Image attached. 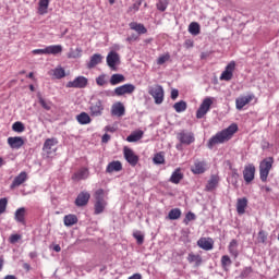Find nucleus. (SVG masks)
Wrapping results in <instances>:
<instances>
[{
	"instance_id": "1",
	"label": "nucleus",
	"mask_w": 279,
	"mask_h": 279,
	"mask_svg": "<svg viewBox=\"0 0 279 279\" xmlns=\"http://www.w3.org/2000/svg\"><path fill=\"white\" fill-rule=\"evenodd\" d=\"M239 132V125L236 123H232L227 129L218 132L214 135L207 143V147L213 149L214 145H221L223 143H228Z\"/></svg>"
},
{
	"instance_id": "2",
	"label": "nucleus",
	"mask_w": 279,
	"mask_h": 279,
	"mask_svg": "<svg viewBox=\"0 0 279 279\" xmlns=\"http://www.w3.org/2000/svg\"><path fill=\"white\" fill-rule=\"evenodd\" d=\"M105 192L102 189H99L95 192V203H94V215H101L104 210H106V206H108V202L104 198Z\"/></svg>"
},
{
	"instance_id": "3",
	"label": "nucleus",
	"mask_w": 279,
	"mask_h": 279,
	"mask_svg": "<svg viewBox=\"0 0 279 279\" xmlns=\"http://www.w3.org/2000/svg\"><path fill=\"white\" fill-rule=\"evenodd\" d=\"M274 169V157H267L259 162V180L267 182L269 172Z\"/></svg>"
},
{
	"instance_id": "4",
	"label": "nucleus",
	"mask_w": 279,
	"mask_h": 279,
	"mask_svg": "<svg viewBox=\"0 0 279 279\" xmlns=\"http://www.w3.org/2000/svg\"><path fill=\"white\" fill-rule=\"evenodd\" d=\"M104 101L99 98H94L89 102V114L90 117H101L104 114Z\"/></svg>"
},
{
	"instance_id": "5",
	"label": "nucleus",
	"mask_w": 279,
	"mask_h": 279,
	"mask_svg": "<svg viewBox=\"0 0 279 279\" xmlns=\"http://www.w3.org/2000/svg\"><path fill=\"white\" fill-rule=\"evenodd\" d=\"M56 145H58V138L56 137L47 138L45 141L43 146V154L46 156V158H51L53 154H56Z\"/></svg>"
},
{
	"instance_id": "6",
	"label": "nucleus",
	"mask_w": 279,
	"mask_h": 279,
	"mask_svg": "<svg viewBox=\"0 0 279 279\" xmlns=\"http://www.w3.org/2000/svg\"><path fill=\"white\" fill-rule=\"evenodd\" d=\"M213 104L214 98L206 97L196 111V119H204V117H206V114H208V112L210 111V107L213 106Z\"/></svg>"
},
{
	"instance_id": "7",
	"label": "nucleus",
	"mask_w": 279,
	"mask_h": 279,
	"mask_svg": "<svg viewBox=\"0 0 279 279\" xmlns=\"http://www.w3.org/2000/svg\"><path fill=\"white\" fill-rule=\"evenodd\" d=\"M148 93L155 99V104L160 105L165 101V89L160 85L149 87Z\"/></svg>"
},
{
	"instance_id": "8",
	"label": "nucleus",
	"mask_w": 279,
	"mask_h": 279,
	"mask_svg": "<svg viewBox=\"0 0 279 279\" xmlns=\"http://www.w3.org/2000/svg\"><path fill=\"white\" fill-rule=\"evenodd\" d=\"M123 155L126 162H129L131 167H136L138 165V160H140L138 155H136V153H134L132 148L124 146Z\"/></svg>"
},
{
	"instance_id": "9",
	"label": "nucleus",
	"mask_w": 279,
	"mask_h": 279,
	"mask_svg": "<svg viewBox=\"0 0 279 279\" xmlns=\"http://www.w3.org/2000/svg\"><path fill=\"white\" fill-rule=\"evenodd\" d=\"M177 138L181 145H192V143H195V134L185 130L177 133Z\"/></svg>"
},
{
	"instance_id": "10",
	"label": "nucleus",
	"mask_w": 279,
	"mask_h": 279,
	"mask_svg": "<svg viewBox=\"0 0 279 279\" xmlns=\"http://www.w3.org/2000/svg\"><path fill=\"white\" fill-rule=\"evenodd\" d=\"M258 101L256 98V95L254 94H248L247 96H240L235 99V108L236 110H243L247 104H252V101Z\"/></svg>"
},
{
	"instance_id": "11",
	"label": "nucleus",
	"mask_w": 279,
	"mask_h": 279,
	"mask_svg": "<svg viewBox=\"0 0 279 279\" xmlns=\"http://www.w3.org/2000/svg\"><path fill=\"white\" fill-rule=\"evenodd\" d=\"M136 90L134 84H124L114 88L113 93L117 97H123V95H132Z\"/></svg>"
},
{
	"instance_id": "12",
	"label": "nucleus",
	"mask_w": 279,
	"mask_h": 279,
	"mask_svg": "<svg viewBox=\"0 0 279 279\" xmlns=\"http://www.w3.org/2000/svg\"><path fill=\"white\" fill-rule=\"evenodd\" d=\"M86 86H88V78L85 76H77L66 84V88H86Z\"/></svg>"
},
{
	"instance_id": "13",
	"label": "nucleus",
	"mask_w": 279,
	"mask_h": 279,
	"mask_svg": "<svg viewBox=\"0 0 279 279\" xmlns=\"http://www.w3.org/2000/svg\"><path fill=\"white\" fill-rule=\"evenodd\" d=\"M197 246L205 252H210L215 247V240L213 238H201L196 242Z\"/></svg>"
},
{
	"instance_id": "14",
	"label": "nucleus",
	"mask_w": 279,
	"mask_h": 279,
	"mask_svg": "<svg viewBox=\"0 0 279 279\" xmlns=\"http://www.w3.org/2000/svg\"><path fill=\"white\" fill-rule=\"evenodd\" d=\"M256 175V167L253 163H250L244 167L243 178L246 184H250Z\"/></svg>"
},
{
	"instance_id": "15",
	"label": "nucleus",
	"mask_w": 279,
	"mask_h": 279,
	"mask_svg": "<svg viewBox=\"0 0 279 279\" xmlns=\"http://www.w3.org/2000/svg\"><path fill=\"white\" fill-rule=\"evenodd\" d=\"M236 66V63L234 61H231L227 66L226 70L221 73L220 80L225 82H230L234 75V69Z\"/></svg>"
},
{
	"instance_id": "16",
	"label": "nucleus",
	"mask_w": 279,
	"mask_h": 279,
	"mask_svg": "<svg viewBox=\"0 0 279 279\" xmlns=\"http://www.w3.org/2000/svg\"><path fill=\"white\" fill-rule=\"evenodd\" d=\"M88 202H90V193H88L87 191H83L77 195L74 204L78 208H82V206H87Z\"/></svg>"
},
{
	"instance_id": "17",
	"label": "nucleus",
	"mask_w": 279,
	"mask_h": 279,
	"mask_svg": "<svg viewBox=\"0 0 279 279\" xmlns=\"http://www.w3.org/2000/svg\"><path fill=\"white\" fill-rule=\"evenodd\" d=\"M120 62V57L117 51H110L107 56V64L112 71H117V64Z\"/></svg>"
},
{
	"instance_id": "18",
	"label": "nucleus",
	"mask_w": 279,
	"mask_h": 279,
	"mask_svg": "<svg viewBox=\"0 0 279 279\" xmlns=\"http://www.w3.org/2000/svg\"><path fill=\"white\" fill-rule=\"evenodd\" d=\"M90 172L88 168H81L72 174L73 182H81V180H88Z\"/></svg>"
},
{
	"instance_id": "19",
	"label": "nucleus",
	"mask_w": 279,
	"mask_h": 279,
	"mask_svg": "<svg viewBox=\"0 0 279 279\" xmlns=\"http://www.w3.org/2000/svg\"><path fill=\"white\" fill-rule=\"evenodd\" d=\"M187 263L190 265H193L195 268L202 267V264L204 263V258H202V255L195 254L193 252L187 254Z\"/></svg>"
},
{
	"instance_id": "20",
	"label": "nucleus",
	"mask_w": 279,
	"mask_h": 279,
	"mask_svg": "<svg viewBox=\"0 0 279 279\" xmlns=\"http://www.w3.org/2000/svg\"><path fill=\"white\" fill-rule=\"evenodd\" d=\"M206 161L196 160L191 167V171L195 175H202V173H206Z\"/></svg>"
},
{
	"instance_id": "21",
	"label": "nucleus",
	"mask_w": 279,
	"mask_h": 279,
	"mask_svg": "<svg viewBox=\"0 0 279 279\" xmlns=\"http://www.w3.org/2000/svg\"><path fill=\"white\" fill-rule=\"evenodd\" d=\"M7 141L11 149H21L25 145V141L21 136L8 137Z\"/></svg>"
},
{
	"instance_id": "22",
	"label": "nucleus",
	"mask_w": 279,
	"mask_h": 279,
	"mask_svg": "<svg viewBox=\"0 0 279 279\" xmlns=\"http://www.w3.org/2000/svg\"><path fill=\"white\" fill-rule=\"evenodd\" d=\"M111 114L112 117H123L125 114V106L123 102H116L111 107Z\"/></svg>"
},
{
	"instance_id": "23",
	"label": "nucleus",
	"mask_w": 279,
	"mask_h": 279,
	"mask_svg": "<svg viewBox=\"0 0 279 279\" xmlns=\"http://www.w3.org/2000/svg\"><path fill=\"white\" fill-rule=\"evenodd\" d=\"M119 171H123V163L119 160L109 162L106 168V173H114Z\"/></svg>"
},
{
	"instance_id": "24",
	"label": "nucleus",
	"mask_w": 279,
	"mask_h": 279,
	"mask_svg": "<svg viewBox=\"0 0 279 279\" xmlns=\"http://www.w3.org/2000/svg\"><path fill=\"white\" fill-rule=\"evenodd\" d=\"M24 182H27V172L23 171L17 177L14 178L11 189H16L17 186H21Z\"/></svg>"
},
{
	"instance_id": "25",
	"label": "nucleus",
	"mask_w": 279,
	"mask_h": 279,
	"mask_svg": "<svg viewBox=\"0 0 279 279\" xmlns=\"http://www.w3.org/2000/svg\"><path fill=\"white\" fill-rule=\"evenodd\" d=\"M247 209V198L242 197L236 201V213L238 215H245V210Z\"/></svg>"
},
{
	"instance_id": "26",
	"label": "nucleus",
	"mask_w": 279,
	"mask_h": 279,
	"mask_svg": "<svg viewBox=\"0 0 279 279\" xmlns=\"http://www.w3.org/2000/svg\"><path fill=\"white\" fill-rule=\"evenodd\" d=\"M62 53V45H51L46 47V56H58Z\"/></svg>"
},
{
	"instance_id": "27",
	"label": "nucleus",
	"mask_w": 279,
	"mask_h": 279,
	"mask_svg": "<svg viewBox=\"0 0 279 279\" xmlns=\"http://www.w3.org/2000/svg\"><path fill=\"white\" fill-rule=\"evenodd\" d=\"M184 179V174L182 173V170L178 168L170 177V182L172 184H180L182 180Z\"/></svg>"
},
{
	"instance_id": "28",
	"label": "nucleus",
	"mask_w": 279,
	"mask_h": 279,
	"mask_svg": "<svg viewBox=\"0 0 279 279\" xmlns=\"http://www.w3.org/2000/svg\"><path fill=\"white\" fill-rule=\"evenodd\" d=\"M218 184H219V175L211 174L210 179L207 182L206 190L207 191H215V189H217Z\"/></svg>"
},
{
	"instance_id": "29",
	"label": "nucleus",
	"mask_w": 279,
	"mask_h": 279,
	"mask_svg": "<svg viewBox=\"0 0 279 279\" xmlns=\"http://www.w3.org/2000/svg\"><path fill=\"white\" fill-rule=\"evenodd\" d=\"M101 60H104V57H101V54H93L89 62L87 63V69H95L97 64H101Z\"/></svg>"
},
{
	"instance_id": "30",
	"label": "nucleus",
	"mask_w": 279,
	"mask_h": 279,
	"mask_svg": "<svg viewBox=\"0 0 279 279\" xmlns=\"http://www.w3.org/2000/svg\"><path fill=\"white\" fill-rule=\"evenodd\" d=\"M76 121L77 123H80V125H88V123H90L93 119H90V116L88 113L83 111L78 116H76Z\"/></svg>"
},
{
	"instance_id": "31",
	"label": "nucleus",
	"mask_w": 279,
	"mask_h": 279,
	"mask_svg": "<svg viewBox=\"0 0 279 279\" xmlns=\"http://www.w3.org/2000/svg\"><path fill=\"white\" fill-rule=\"evenodd\" d=\"M25 213H26L25 207H21L16 209L14 215L15 221H17V223H22V226H25Z\"/></svg>"
},
{
	"instance_id": "32",
	"label": "nucleus",
	"mask_w": 279,
	"mask_h": 279,
	"mask_svg": "<svg viewBox=\"0 0 279 279\" xmlns=\"http://www.w3.org/2000/svg\"><path fill=\"white\" fill-rule=\"evenodd\" d=\"M77 216L73 214L65 215L63 218V223L66 226V228H71L72 226H75L77 223Z\"/></svg>"
},
{
	"instance_id": "33",
	"label": "nucleus",
	"mask_w": 279,
	"mask_h": 279,
	"mask_svg": "<svg viewBox=\"0 0 279 279\" xmlns=\"http://www.w3.org/2000/svg\"><path fill=\"white\" fill-rule=\"evenodd\" d=\"M239 242L236 240H231L229 243V253L231 256H234L235 258H239Z\"/></svg>"
},
{
	"instance_id": "34",
	"label": "nucleus",
	"mask_w": 279,
	"mask_h": 279,
	"mask_svg": "<svg viewBox=\"0 0 279 279\" xmlns=\"http://www.w3.org/2000/svg\"><path fill=\"white\" fill-rule=\"evenodd\" d=\"M130 28L133 29V32H137V34H147V28L143 24H138L136 22L130 23Z\"/></svg>"
},
{
	"instance_id": "35",
	"label": "nucleus",
	"mask_w": 279,
	"mask_h": 279,
	"mask_svg": "<svg viewBox=\"0 0 279 279\" xmlns=\"http://www.w3.org/2000/svg\"><path fill=\"white\" fill-rule=\"evenodd\" d=\"M109 82L111 86H117L118 84H123V82H125V76L123 74H113Z\"/></svg>"
},
{
	"instance_id": "36",
	"label": "nucleus",
	"mask_w": 279,
	"mask_h": 279,
	"mask_svg": "<svg viewBox=\"0 0 279 279\" xmlns=\"http://www.w3.org/2000/svg\"><path fill=\"white\" fill-rule=\"evenodd\" d=\"M143 131H135L131 135L126 137L128 143H137V141H141L143 138Z\"/></svg>"
},
{
	"instance_id": "37",
	"label": "nucleus",
	"mask_w": 279,
	"mask_h": 279,
	"mask_svg": "<svg viewBox=\"0 0 279 279\" xmlns=\"http://www.w3.org/2000/svg\"><path fill=\"white\" fill-rule=\"evenodd\" d=\"M51 73L56 80H62V77H66V72L62 66H57L56 69L51 70Z\"/></svg>"
},
{
	"instance_id": "38",
	"label": "nucleus",
	"mask_w": 279,
	"mask_h": 279,
	"mask_svg": "<svg viewBox=\"0 0 279 279\" xmlns=\"http://www.w3.org/2000/svg\"><path fill=\"white\" fill-rule=\"evenodd\" d=\"M182 217V210L180 208H173L168 214V219L175 221Z\"/></svg>"
},
{
	"instance_id": "39",
	"label": "nucleus",
	"mask_w": 279,
	"mask_h": 279,
	"mask_svg": "<svg viewBox=\"0 0 279 279\" xmlns=\"http://www.w3.org/2000/svg\"><path fill=\"white\" fill-rule=\"evenodd\" d=\"M47 10H49V0H39L38 14H47Z\"/></svg>"
},
{
	"instance_id": "40",
	"label": "nucleus",
	"mask_w": 279,
	"mask_h": 279,
	"mask_svg": "<svg viewBox=\"0 0 279 279\" xmlns=\"http://www.w3.org/2000/svg\"><path fill=\"white\" fill-rule=\"evenodd\" d=\"M189 32L190 34H192V36H198L199 32H201V27H199V23L197 22H192L189 25Z\"/></svg>"
},
{
	"instance_id": "41",
	"label": "nucleus",
	"mask_w": 279,
	"mask_h": 279,
	"mask_svg": "<svg viewBox=\"0 0 279 279\" xmlns=\"http://www.w3.org/2000/svg\"><path fill=\"white\" fill-rule=\"evenodd\" d=\"M187 108V105H186V101L184 100H181V101H178L173 105V109L175 110V112H185Z\"/></svg>"
},
{
	"instance_id": "42",
	"label": "nucleus",
	"mask_w": 279,
	"mask_h": 279,
	"mask_svg": "<svg viewBox=\"0 0 279 279\" xmlns=\"http://www.w3.org/2000/svg\"><path fill=\"white\" fill-rule=\"evenodd\" d=\"M68 58L69 59L82 58V48H76V49L71 48L68 53Z\"/></svg>"
},
{
	"instance_id": "43",
	"label": "nucleus",
	"mask_w": 279,
	"mask_h": 279,
	"mask_svg": "<svg viewBox=\"0 0 279 279\" xmlns=\"http://www.w3.org/2000/svg\"><path fill=\"white\" fill-rule=\"evenodd\" d=\"M230 265H232V259H230V256L228 255H223L221 257V267L225 271H228V267H230Z\"/></svg>"
},
{
	"instance_id": "44",
	"label": "nucleus",
	"mask_w": 279,
	"mask_h": 279,
	"mask_svg": "<svg viewBox=\"0 0 279 279\" xmlns=\"http://www.w3.org/2000/svg\"><path fill=\"white\" fill-rule=\"evenodd\" d=\"M38 101L41 106V108H44V110H51V106H52V102L51 101H48L45 100V98H43V96L38 95Z\"/></svg>"
},
{
	"instance_id": "45",
	"label": "nucleus",
	"mask_w": 279,
	"mask_h": 279,
	"mask_svg": "<svg viewBox=\"0 0 279 279\" xmlns=\"http://www.w3.org/2000/svg\"><path fill=\"white\" fill-rule=\"evenodd\" d=\"M12 130L13 132H17L19 134H21L22 132H25V124H23V122H15L12 125Z\"/></svg>"
},
{
	"instance_id": "46",
	"label": "nucleus",
	"mask_w": 279,
	"mask_h": 279,
	"mask_svg": "<svg viewBox=\"0 0 279 279\" xmlns=\"http://www.w3.org/2000/svg\"><path fill=\"white\" fill-rule=\"evenodd\" d=\"M134 239L137 241V245H143L145 243V235L141 233V231L133 233Z\"/></svg>"
},
{
	"instance_id": "47",
	"label": "nucleus",
	"mask_w": 279,
	"mask_h": 279,
	"mask_svg": "<svg viewBox=\"0 0 279 279\" xmlns=\"http://www.w3.org/2000/svg\"><path fill=\"white\" fill-rule=\"evenodd\" d=\"M257 243H267V232L260 230L257 234Z\"/></svg>"
},
{
	"instance_id": "48",
	"label": "nucleus",
	"mask_w": 279,
	"mask_h": 279,
	"mask_svg": "<svg viewBox=\"0 0 279 279\" xmlns=\"http://www.w3.org/2000/svg\"><path fill=\"white\" fill-rule=\"evenodd\" d=\"M171 60V56L169 53L162 54L157 59V64L162 65L165 62H169Z\"/></svg>"
},
{
	"instance_id": "49",
	"label": "nucleus",
	"mask_w": 279,
	"mask_h": 279,
	"mask_svg": "<svg viewBox=\"0 0 279 279\" xmlns=\"http://www.w3.org/2000/svg\"><path fill=\"white\" fill-rule=\"evenodd\" d=\"M195 219H196L195 214H193V211H189L185 215V219L183 220V223H185V226H189V222L190 221H195Z\"/></svg>"
},
{
	"instance_id": "50",
	"label": "nucleus",
	"mask_w": 279,
	"mask_h": 279,
	"mask_svg": "<svg viewBox=\"0 0 279 279\" xmlns=\"http://www.w3.org/2000/svg\"><path fill=\"white\" fill-rule=\"evenodd\" d=\"M5 208H8V198H0V215H3V213H5Z\"/></svg>"
},
{
	"instance_id": "51",
	"label": "nucleus",
	"mask_w": 279,
	"mask_h": 279,
	"mask_svg": "<svg viewBox=\"0 0 279 279\" xmlns=\"http://www.w3.org/2000/svg\"><path fill=\"white\" fill-rule=\"evenodd\" d=\"M96 84L98 86H106V84H108V82L106 81V74H101L96 78Z\"/></svg>"
},
{
	"instance_id": "52",
	"label": "nucleus",
	"mask_w": 279,
	"mask_h": 279,
	"mask_svg": "<svg viewBox=\"0 0 279 279\" xmlns=\"http://www.w3.org/2000/svg\"><path fill=\"white\" fill-rule=\"evenodd\" d=\"M153 160L155 165H165V156H162L161 154L155 155Z\"/></svg>"
},
{
	"instance_id": "53",
	"label": "nucleus",
	"mask_w": 279,
	"mask_h": 279,
	"mask_svg": "<svg viewBox=\"0 0 279 279\" xmlns=\"http://www.w3.org/2000/svg\"><path fill=\"white\" fill-rule=\"evenodd\" d=\"M22 236L21 234H11L10 238H9V242L14 245V243H19V241H21Z\"/></svg>"
},
{
	"instance_id": "54",
	"label": "nucleus",
	"mask_w": 279,
	"mask_h": 279,
	"mask_svg": "<svg viewBox=\"0 0 279 279\" xmlns=\"http://www.w3.org/2000/svg\"><path fill=\"white\" fill-rule=\"evenodd\" d=\"M252 267H245L243 270H242V272H241V275H240V277H242V278H247V276H250V274H252Z\"/></svg>"
},
{
	"instance_id": "55",
	"label": "nucleus",
	"mask_w": 279,
	"mask_h": 279,
	"mask_svg": "<svg viewBox=\"0 0 279 279\" xmlns=\"http://www.w3.org/2000/svg\"><path fill=\"white\" fill-rule=\"evenodd\" d=\"M34 56H47V48L33 50Z\"/></svg>"
},
{
	"instance_id": "56",
	"label": "nucleus",
	"mask_w": 279,
	"mask_h": 279,
	"mask_svg": "<svg viewBox=\"0 0 279 279\" xmlns=\"http://www.w3.org/2000/svg\"><path fill=\"white\" fill-rule=\"evenodd\" d=\"M157 9L160 10V12H165V10H167V3H163L162 1H159L157 3Z\"/></svg>"
},
{
	"instance_id": "57",
	"label": "nucleus",
	"mask_w": 279,
	"mask_h": 279,
	"mask_svg": "<svg viewBox=\"0 0 279 279\" xmlns=\"http://www.w3.org/2000/svg\"><path fill=\"white\" fill-rule=\"evenodd\" d=\"M138 8H141V3H134L132 7H130V12H138Z\"/></svg>"
},
{
	"instance_id": "58",
	"label": "nucleus",
	"mask_w": 279,
	"mask_h": 279,
	"mask_svg": "<svg viewBox=\"0 0 279 279\" xmlns=\"http://www.w3.org/2000/svg\"><path fill=\"white\" fill-rule=\"evenodd\" d=\"M179 95H180V92H178V89H172L171 99L173 100L178 99Z\"/></svg>"
},
{
	"instance_id": "59",
	"label": "nucleus",
	"mask_w": 279,
	"mask_h": 279,
	"mask_svg": "<svg viewBox=\"0 0 279 279\" xmlns=\"http://www.w3.org/2000/svg\"><path fill=\"white\" fill-rule=\"evenodd\" d=\"M129 43H134V40H138V36L136 34H133L126 38Z\"/></svg>"
},
{
	"instance_id": "60",
	"label": "nucleus",
	"mask_w": 279,
	"mask_h": 279,
	"mask_svg": "<svg viewBox=\"0 0 279 279\" xmlns=\"http://www.w3.org/2000/svg\"><path fill=\"white\" fill-rule=\"evenodd\" d=\"M128 279H143L141 274H134L133 276L129 277Z\"/></svg>"
},
{
	"instance_id": "61",
	"label": "nucleus",
	"mask_w": 279,
	"mask_h": 279,
	"mask_svg": "<svg viewBox=\"0 0 279 279\" xmlns=\"http://www.w3.org/2000/svg\"><path fill=\"white\" fill-rule=\"evenodd\" d=\"M108 141H110V135L106 133L102 135V143H108Z\"/></svg>"
},
{
	"instance_id": "62",
	"label": "nucleus",
	"mask_w": 279,
	"mask_h": 279,
	"mask_svg": "<svg viewBox=\"0 0 279 279\" xmlns=\"http://www.w3.org/2000/svg\"><path fill=\"white\" fill-rule=\"evenodd\" d=\"M54 252H62V247H60V244H57L53 246Z\"/></svg>"
},
{
	"instance_id": "63",
	"label": "nucleus",
	"mask_w": 279,
	"mask_h": 279,
	"mask_svg": "<svg viewBox=\"0 0 279 279\" xmlns=\"http://www.w3.org/2000/svg\"><path fill=\"white\" fill-rule=\"evenodd\" d=\"M4 279H19V278H16V276L14 275H7Z\"/></svg>"
},
{
	"instance_id": "64",
	"label": "nucleus",
	"mask_w": 279,
	"mask_h": 279,
	"mask_svg": "<svg viewBox=\"0 0 279 279\" xmlns=\"http://www.w3.org/2000/svg\"><path fill=\"white\" fill-rule=\"evenodd\" d=\"M185 46L186 47H193V41L192 40H186Z\"/></svg>"
}]
</instances>
